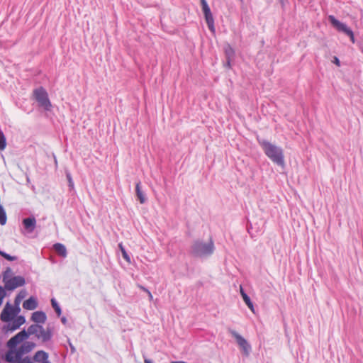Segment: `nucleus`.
Returning <instances> with one entry per match:
<instances>
[{"label": "nucleus", "mask_w": 363, "mask_h": 363, "mask_svg": "<svg viewBox=\"0 0 363 363\" xmlns=\"http://www.w3.org/2000/svg\"><path fill=\"white\" fill-rule=\"evenodd\" d=\"M259 143L268 158L279 166H284V155L281 147L267 140H261Z\"/></svg>", "instance_id": "nucleus-1"}, {"label": "nucleus", "mask_w": 363, "mask_h": 363, "mask_svg": "<svg viewBox=\"0 0 363 363\" xmlns=\"http://www.w3.org/2000/svg\"><path fill=\"white\" fill-rule=\"evenodd\" d=\"M214 250V245L212 241L208 243L196 242L192 246V252L198 257H203L211 255Z\"/></svg>", "instance_id": "nucleus-2"}, {"label": "nucleus", "mask_w": 363, "mask_h": 363, "mask_svg": "<svg viewBox=\"0 0 363 363\" xmlns=\"http://www.w3.org/2000/svg\"><path fill=\"white\" fill-rule=\"evenodd\" d=\"M33 94L40 106L47 111L50 109L52 104L48 98V94L43 87L40 86L34 89Z\"/></svg>", "instance_id": "nucleus-3"}, {"label": "nucleus", "mask_w": 363, "mask_h": 363, "mask_svg": "<svg viewBox=\"0 0 363 363\" xmlns=\"http://www.w3.org/2000/svg\"><path fill=\"white\" fill-rule=\"evenodd\" d=\"M21 311L20 307L13 306L7 303L1 311V320L3 322H9L12 320Z\"/></svg>", "instance_id": "nucleus-4"}, {"label": "nucleus", "mask_w": 363, "mask_h": 363, "mask_svg": "<svg viewBox=\"0 0 363 363\" xmlns=\"http://www.w3.org/2000/svg\"><path fill=\"white\" fill-rule=\"evenodd\" d=\"M328 19L333 27H335L338 31L345 33L350 37L351 41L353 43H354L355 40L354 33L352 30L346 26V24L339 21L333 15H330L328 16Z\"/></svg>", "instance_id": "nucleus-5"}, {"label": "nucleus", "mask_w": 363, "mask_h": 363, "mask_svg": "<svg viewBox=\"0 0 363 363\" xmlns=\"http://www.w3.org/2000/svg\"><path fill=\"white\" fill-rule=\"evenodd\" d=\"M25 284V279L21 276L4 278V287L9 291H12Z\"/></svg>", "instance_id": "nucleus-6"}, {"label": "nucleus", "mask_w": 363, "mask_h": 363, "mask_svg": "<svg viewBox=\"0 0 363 363\" xmlns=\"http://www.w3.org/2000/svg\"><path fill=\"white\" fill-rule=\"evenodd\" d=\"M28 337V333L25 330H22L16 334L15 336L12 337L7 342V346L9 348H14L22 341Z\"/></svg>", "instance_id": "nucleus-7"}, {"label": "nucleus", "mask_w": 363, "mask_h": 363, "mask_svg": "<svg viewBox=\"0 0 363 363\" xmlns=\"http://www.w3.org/2000/svg\"><path fill=\"white\" fill-rule=\"evenodd\" d=\"M231 334L235 338L238 345L242 349L243 352L246 355H247L250 350V346L247 343V340L245 338H243L240 335H239L238 333H236L235 331H231Z\"/></svg>", "instance_id": "nucleus-8"}, {"label": "nucleus", "mask_w": 363, "mask_h": 363, "mask_svg": "<svg viewBox=\"0 0 363 363\" xmlns=\"http://www.w3.org/2000/svg\"><path fill=\"white\" fill-rule=\"evenodd\" d=\"M21 352L9 348L5 354V360L11 363H16L21 361Z\"/></svg>", "instance_id": "nucleus-9"}, {"label": "nucleus", "mask_w": 363, "mask_h": 363, "mask_svg": "<svg viewBox=\"0 0 363 363\" xmlns=\"http://www.w3.org/2000/svg\"><path fill=\"white\" fill-rule=\"evenodd\" d=\"M24 228L28 233H33L36 226V220L34 217H29L23 220Z\"/></svg>", "instance_id": "nucleus-10"}, {"label": "nucleus", "mask_w": 363, "mask_h": 363, "mask_svg": "<svg viewBox=\"0 0 363 363\" xmlns=\"http://www.w3.org/2000/svg\"><path fill=\"white\" fill-rule=\"evenodd\" d=\"M38 303L36 298L30 296L23 303V308L26 310L32 311L38 307Z\"/></svg>", "instance_id": "nucleus-11"}, {"label": "nucleus", "mask_w": 363, "mask_h": 363, "mask_svg": "<svg viewBox=\"0 0 363 363\" xmlns=\"http://www.w3.org/2000/svg\"><path fill=\"white\" fill-rule=\"evenodd\" d=\"M31 320L38 323H44L46 320V315L42 311H35L32 314Z\"/></svg>", "instance_id": "nucleus-12"}, {"label": "nucleus", "mask_w": 363, "mask_h": 363, "mask_svg": "<svg viewBox=\"0 0 363 363\" xmlns=\"http://www.w3.org/2000/svg\"><path fill=\"white\" fill-rule=\"evenodd\" d=\"M12 320L13 321L11 323V330L18 329L21 325L24 324L26 322L25 318L23 315H16V317L14 318Z\"/></svg>", "instance_id": "nucleus-13"}, {"label": "nucleus", "mask_w": 363, "mask_h": 363, "mask_svg": "<svg viewBox=\"0 0 363 363\" xmlns=\"http://www.w3.org/2000/svg\"><path fill=\"white\" fill-rule=\"evenodd\" d=\"M34 360L38 362H44V361H48V355L44 351H38L33 357Z\"/></svg>", "instance_id": "nucleus-14"}, {"label": "nucleus", "mask_w": 363, "mask_h": 363, "mask_svg": "<svg viewBox=\"0 0 363 363\" xmlns=\"http://www.w3.org/2000/svg\"><path fill=\"white\" fill-rule=\"evenodd\" d=\"M55 252L60 256L65 257H67V250L64 245L61 243H56L53 246Z\"/></svg>", "instance_id": "nucleus-15"}, {"label": "nucleus", "mask_w": 363, "mask_h": 363, "mask_svg": "<svg viewBox=\"0 0 363 363\" xmlns=\"http://www.w3.org/2000/svg\"><path fill=\"white\" fill-rule=\"evenodd\" d=\"M135 191L138 199L140 203H144L146 201L145 196L140 189V182H138L135 186Z\"/></svg>", "instance_id": "nucleus-16"}, {"label": "nucleus", "mask_w": 363, "mask_h": 363, "mask_svg": "<svg viewBox=\"0 0 363 363\" xmlns=\"http://www.w3.org/2000/svg\"><path fill=\"white\" fill-rule=\"evenodd\" d=\"M205 19L206 21V23L208 25V28L212 31H215V27H214V19L213 17L212 13L204 15Z\"/></svg>", "instance_id": "nucleus-17"}, {"label": "nucleus", "mask_w": 363, "mask_h": 363, "mask_svg": "<svg viewBox=\"0 0 363 363\" xmlns=\"http://www.w3.org/2000/svg\"><path fill=\"white\" fill-rule=\"evenodd\" d=\"M41 330L39 331L38 334L36 335L38 338H41L43 341H47L50 340L51 335L48 331L45 330V329L41 326Z\"/></svg>", "instance_id": "nucleus-18"}, {"label": "nucleus", "mask_w": 363, "mask_h": 363, "mask_svg": "<svg viewBox=\"0 0 363 363\" xmlns=\"http://www.w3.org/2000/svg\"><path fill=\"white\" fill-rule=\"evenodd\" d=\"M41 330V326L39 325H32L28 328V332H26L28 335H37Z\"/></svg>", "instance_id": "nucleus-19"}, {"label": "nucleus", "mask_w": 363, "mask_h": 363, "mask_svg": "<svg viewBox=\"0 0 363 363\" xmlns=\"http://www.w3.org/2000/svg\"><path fill=\"white\" fill-rule=\"evenodd\" d=\"M118 247H119V248H120V250L121 251L122 256L124 258V259H125V261L128 263H130V257H129V255H128L127 252L125 251L124 247L123 246V244L120 243L118 245Z\"/></svg>", "instance_id": "nucleus-20"}, {"label": "nucleus", "mask_w": 363, "mask_h": 363, "mask_svg": "<svg viewBox=\"0 0 363 363\" xmlns=\"http://www.w3.org/2000/svg\"><path fill=\"white\" fill-rule=\"evenodd\" d=\"M7 220V217L5 213V211L2 206H0V223L4 225L6 224Z\"/></svg>", "instance_id": "nucleus-21"}, {"label": "nucleus", "mask_w": 363, "mask_h": 363, "mask_svg": "<svg viewBox=\"0 0 363 363\" xmlns=\"http://www.w3.org/2000/svg\"><path fill=\"white\" fill-rule=\"evenodd\" d=\"M201 4L202 10H203L204 15H206V14L208 15L209 13H211V9H210L206 0H201Z\"/></svg>", "instance_id": "nucleus-22"}, {"label": "nucleus", "mask_w": 363, "mask_h": 363, "mask_svg": "<svg viewBox=\"0 0 363 363\" xmlns=\"http://www.w3.org/2000/svg\"><path fill=\"white\" fill-rule=\"evenodd\" d=\"M242 298L245 304L249 307L251 311L255 313L253 303L252 301L250 300V296H242Z\"/></svg>", "instance_id": "nucleus-23"}, {"label": "nucleus", "mask_w": 363, "mask_h": 363, "mask_svg": "<svg viewBox=\"0 0 363 363\" xmlns=\"http://www.w3.org/2000/svg\"><path fill=\"white\" fill-rule=\"evenodd\" d=\"M51 303H52V306L55 309L57 316H60V315H61V309H60L58 303H57V301H56V300L55 298H52L51 299Z\"/></svg>", "instance_id": "nucleus-24"}, {"label": "nucleus", "mask_w": 363, "mask_h": 363, "mask_svg": "<svg viewBox=\"0 0 363 363\" xmlns=\"http://www.w3.org/2000/svg\"><path fill=\"white\" fill-rule=\"evenodd\" d=\"M6 138L3 133H0V150H4L6 147Z\"/></svg>", "instance_id": "nucleus-25"}, {"label": "nucleus", "mask_w": 363, "mask_h": 363, "mask_svg": "<svg viewBox=\"0 0 363 363\" xmlns=\"http://www.w3.org/2000/svg\"><path fill=\"white\" fill-rule=\"evenodd\" d=\"M0 255L9 261H14L16 259V257L11 256L4 252L0 251Z\"/></svg>", "instance_id": "nucleus-26"}, {"label": "nucleus", "mask_w": 363, "mask_h": 363, "mask_svg": "<svg viewBox=\"0 0 363 363\" xmlns=\"http://www.w3.org/2000/svg\"><path fill=\"white\" fill-rule=\"evenodd\" d=\"M23 296H16L14 301V305L13 306L20 307V303L21 302V298Z\"/></svg>", "instance_id": "nucleus-27"}, {"label": "nucleus", "mask_w": 363, "mask_h": 363, "mask_svg": "<svg viewBox=\"0 0 363 363\" xmlns=\"http://www.w3.org/2000/svg\"><path fill=\"white\" fill-rule=\"evenodd\" d=\"M16 363H33L29 357L23 358L21 361Z\"/></svg>", "instance_id": "nucleus-28"}, {"label": "nucleus", "mask_w": 363, "mask_h": 363, "mask_svg": "<svg viewBox=\"0 0 363 363\" xmlns=\"http://www.w3.org/2000/svg\"><path fill=\"white\" fill-rule=\"evenodd\" d=\"M334 63L337 65V66H340V60L337 57H334Z\"/></svg>", "instance_id": "nucleus-29"}, {"label": "nucleus", "mask_w": 363, "mask_h": 363, "mask_svg": "<svg viewBox=\"0 0 363 363\" xmlns=\"http://www.w3.org/2000/svg\"><path fill=\"white\" fill-rule=\"evenodd\" d=\"M67 178H68L69 184L72 185V178L69 174H67Z\"/></svg>", "instance_id": "nucleus-30"}, {"label": "nucleus", "mask_w": 363, "mask_h": 363, "mask_svg": "<svg viewBox=\"0 0 363 363\" xmlns=\"http://www.w3.org/2000/svg\"><path fill=\"white\" fill-rule=\"evenodd\" d=\"M144 363H152V361L150 359H145Z\"/></svg>", "instance_id": "nucleus-31"}, {"label": "nucleus", "mask_w": 363, "mask_h": 363, "mask_svg": "<svg viewBox=\"0 0 363 363\" xmlns=\"http://www.w3.org/2000/svg\"><path fill=\"white\" fill-rule=\"evenodd\" d=\"M240 293H241V295H242V296L246 295V294L243 292V290H242V287L240 288Z\"/></svg>", "instance_id": "nucleus-32"}, {"label": "nucleus", "mask_w": 363, "mask_h": 363, "mask_svg": "<svg viewBox=\"0 0 363 363\" xmlns=\"http://www.w3.org/2000/svg\"><path fill=\"white\" fill-rule=\"evenodd\" d=\"M4 296H0V306L1 305L2 303V298H3Z\"/></svg>", "instance_id": "nucleus-33"}, {"label": "nucleus", "mask_w": 363, "mask_h": 363, "mask_svg": "<svg viewBox=\"0 0 363 363\" xmlns=\"http://www.w3.org/2000/svg\"><path fill=\"white\" fill-rule=\"evenodd\" d=\"M62 323H65L66 322V319H65V318H62Z\"/></svg>", "instance_id": "nucleus-34"}, {"label": "nucleus", "mask_w": 363, "mask_h": 363, "mask_svg": "<svg viewBox=\"0 0 363 363\" xmlns=\"http://www.w3.org/2000/svg\"><path fill=\"white\" fill-rule=\"evenodd\" d=\"M43 363H50V362L49 361H44V362H43Z\"/></svg>", "instance_id": "nucleus-35"}, {"label": "nucleus", "mask_w": 363, "mask_h": 363, "mask_svg": "<svg viewBox=\"0 0 363 363\" xmlns=\"http://www.w3.org/2000/svg\"><path fill=\"white\" fill-rule=\"evenodd\" d=\"M241 1H242L243 0H240Z\"/></svg>", "instance_id": "nucleus-36"}, {"label": "nucleus", "mask_w": 363, "mask_h": 363, "mask_svg": "<svg viewBox=\"0 0 363 363\" xmlns=\"http://www.w3.org/2000/svg\"><path fill=\"white\" fill-rule=\"evenodd\" d=\"M0 206H2L0 204Z\"/></svg>", "instance_id": "nucleus-37"}]
</instances>
